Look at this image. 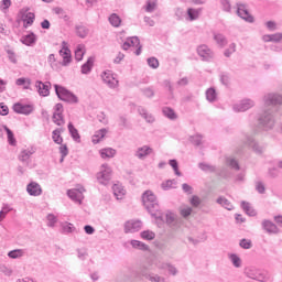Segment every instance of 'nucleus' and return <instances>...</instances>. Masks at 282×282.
Segmentation results:
<instances>
[{
    "instance_id": "obj_1",
    "label": "nucleus",
    "mask_w": 282,
    "mask_h": 282,
    "mask_svg": "<svg viewBox=\"0 0 282 282\" xmlns=\"http://www.w3.org/2000/svg\"><path fill=\"white\" fill-rule=\"evenodd\" d=\"M142 204L151 217H154V219H163L162 215H160V202L153 191L147 189L142 194Z\"/></svg>"
},
{
    "instance_id": "obj_2",
    "label": "nucleus",
    "mask_w": 282,
    "mask_h": 282,
    "mask_svg": "<svg viewBox=\"0 0 282 282\" xmlns=\"http://www.w3.org/2000/svg\"><path fill=\"white\" fill-rule=\"evenodd\" d=\"M54 88L59 100L68 102L69 105H78V97L74 93L67 90V88L59 86L58 84H55Z\"/></svg>"
},
{
    "instance_id": "obj_3",
    "label": "nucleus",
    "mask_w": 282,
    "mask_h": 282,
    "mask_svg": "<svg viewBox=\"0 0 282 282\" xmlns=\"http://www.w3.org/2000/svg\"><path fill=\"white\" fill-rule=\"evenodd\" d=\"M197 54L200 56L202 61L210 63L215 58V52L208 45L202 44L197 47Z\"/></svg>"
},
{
    "instance_id": "obj_4",
    "label": "nucleus",
    "mask_w": 282,
    "mask_h": 282,
    "mask_svg": "<svg viewBox=\"0 0 282 282\" xmlns=\"http://www.w3.org/2000/svg\"><path fill=\"white\" fill-rule=\"evenodd\" d=\"M259 124L260 127H263V129H272L274 127V117L272 116V112L264 111L259 118Z\"/></svg>"
},
{
    "instance_id": "obj_5",
    "label": "nucleus",
    "mask_w": 282,
    "mask_h": 282,
    "mask_svg": "<svg viewBox=\"0 0 282 282\" xmlns=\"http://www.w3.org/2000/svg\"><path fill=\"white\" fill-rule=\"evenodd\" d=\"M160 215L162 218H155V219H160V221H165V224L170 227V228H177V215H175V213L173 212H166L165 214H162V212H160Z\"/></svg>"
},
{
    "instance_id": "obj_6",
    "label": "nucleus",
    "mask_w": 282,
    "mask_h": 282,
    "mask_svg": "<svg viewBox=\"0 0 282 282\" xmlns=\"http://www.w3.org/2000/svg\"><path fill=\"white\" fill-rule=\"evenodd\" d=\"M252 107H254V100L242 99L240 102L235 104L232 109L236 113H241L243 111H248V109H252Z\"/></svg>"
},
{
    "instance_id": "obj_7",
    "label": "nucleus",
    "mask_w": 282,
    "mask_h": 282,
    "mask_svg": "<svg viewBox=\"0 0 282 282\" xmlns=\"http://www.w3.org/2000/svg\"><path fill=\"white\" fill-rule=\"evenodd\" d=\"M246 276H248V279H253V281H260V282L268 281V278L265 276V274L261 273V271H259L256 268L247 269Z\"/></svg>"
},
{
    "instance_id": "obj_8",
    "label": "nucleus",
    "mask_w": 282,
    "mask_h": 282,
    "mask_svg": "<svg viewBox=\"0 0 282 282\" xmlns=\"http://www.w3.org/2000/svg\"><path fill=\"white\" fill-rule=\"evenodd\" d=\"M237 14L247 23H254V18L250 14L248 9H246V4L238 3L237 4Z\"/></svg>"
},
{
    "instance_id": "obj_9",
    "label": "nucleus",
    "mask_w": 282,
    "mask_h": 282,
    "mask_svg": "<svg viewBox=\"0 0 282 282\" xmlns=\"http://www.w3.org/2000/svg\"><path fill=\"white\" fill-rule=\"evenodd\" d=\"M246 144H248V147H251L252 151H254L257 155H261L263 151H265V147L259 144V142H257L252 135L246 137Z\"/></svg>"
},
{
    "instance_id": "obj_10",
    "label": "nucleus",
    "mask_w": 282,
    "mask_h": 282,
    "mask_svg": "<svg viewBox=\"0 0 282 282\" xmlns=\"http://www.w3.org/2000/svg\"><path fill=\"white\" fill-rule=\"evenodd\" d=\"M13 111L15 113H22L23 116H30V113H32V111H34V106L17 102L13 105Z\"/></svg>"
},
{
    "instance_id": "obj_11",
    "label": "nucleus",
    "mask_w": 282,
    "mask_h": 282,
    "mask_svg": "<svg viewBox=\"0 0 282 282\" xmlns=\"http://www.w3.org/2000/svg\"><path fill=\"white\" fill-rule=\"evenodd\" d=\"M151 153H153V149L149 145H143L135 150L134 158L138 160H147Z\"/></svg>"
},
{
    "instance_id": "obj_12",
    "label": "nucleus",
    "mask_w": 282,
    "mask_h": 282,
    "mask_svg": "<svg viewBox=\"0 0 282 282\" xmlns=\"http://www.w3.org/2000/svg\"><path fill=\"white\" fill-rule=\"evenodd\" d=\"M142 229V221L140 220H128L124 224V232H138L139 230Z\"/></svg>"
},
{
    "instance_id": "obj_13",
    "label": "nucleus",
    "mask_w": 282,
    "mask_h": 282,
    "mask_svg": "<svg viewBox=\"0 0 282 282\" xmlns=\"http://www.w3.org/2000/svg\"><path fill=\"white\" fill-rule=\"evenodd\" d=\"M35 87L40 94V96H43V97H46V96H50V89L52 88V83L50 82H40L37 80L35 83Z\"/></svg>"
},
{
    "instance_id": "obj_14",
    "label": "nucleus",
    "mask_w": 282,
    "mask_h": 282,
    "mask_svg": "<svg viewBox=\"0 0 282 282\" xmlns=\"http://www.w3.org/2000/svg\"><path fill=\"white\" fill-rule=\"evenodd\" d=\"M262 229H264L268 235H279V227L271 220L264 219L262 220Z\"/></svg>"
},
{
    "instance_id": "obj_15",
    "label": "nucleus",
    "mask_w": 282,
    "mask_h": 282,
    "mask_svg": "<svg viewBox=\"0 0 282 282\" xmlns=\"http://www.w3.org/2000/svg\"><path fill=\"white\" fill-rule=\"evenodd\" d=\"M26 192L32 197H39L41 193H43V189L41 188V185L36 182H32L26 186Z\"/></svg>"
},
{
    "instance_id": "obj_16",
    "label": "nucleus",
    "mask_w": 282,
    "mask_h": 282,
    "mask_svg": "<svg viewBox=\"0 0 282 282\" xmlns=\"http://www.w3.org/2000/svg\"><path fill=\"white\" fill-rule=\"evenodd\" d=\"M59 56L63 57V67H67L69 63H72V51H69V47L64 46L62 50H59Z\"/></svg>"
},
{
    "instance_id": "obj_17",
    "label": "nucleus",
    "mask_w": 282,
    "mask_h": 282,
    "mask_svg": "<svg viewBox=\"0 0 282 282\" xmlns=\"http://www.w3.org/2000/svg\"><path fill=\"white\" fill-rule=\"evenodd\" d=\"M36 153V150L34 148L22 150L19 154L20 162H23L24 164H30V158Z\"/></svg>"
},
{
    "instance_id": "obj_18",
    "label": "nucleus",
    "mask_w": 282,
    "mask_h": 282,
    "mask_svg": "<svg viewBox=\"0 0 282 282\" xmlns=\"http://www.w3.org/2000/svg\"><path fill=\"white\" fill-rule=\"evenodd\" d=\"M264 105H282V96L279 94H269L264 96Z\"/></svg>"
},
{
    "instance_id": "obj_19",
    "label": "nucleus",
    "mask_w": 282,
    "mask_h": 282,
    "mask_svg": "<svg viewBox=\"0 0 282 282\" xmlns=\"http://www.w3.org/2000/svg\"><path fill=\"white\" fill-rule=\"evenodd\" d=\"M20 41L23 45H26L28 47H32V45L36 43V34H34V32H30L29 34L23 35L20 39Z\"/></svg>"
},
{
    "instance_id": "obj_20",
    "label": "nucleus",
    "mask_w": 282,
    "mask_h": 282,
    "mask_svg": "<svg viewBox=\"0 0 282 282\" xmlns=\"http://www.w3.org/2000/svg\"><path fill=\"white\" fill-rule=\"evenodd\" d=\"M138 113L141 116V118H144L145 122H148L149 124H153L155 122V117L149 113V111L145 110L144 107L139 106Z\"/></svg>"
},
{
    "instance_id": "obj_21",
    "label": "nucleus",
    "mask_w": 282,
    "mask_h": 282,
    "mask_svg": "<svg viewBox=\"0 0 282 282\" xmlns=\"http://www.w3.org/2000/svg\"><path fill=\"white\" fill-rule=\"evenodd\" d=\"M262 41L264 43H281L282 42V33L265 34L262 36Z\"/></svg>"
},
{
    "instance_id": "obj_22",
    "label": "nucleus",
    "mask_w": 282,
    "mask_h": 282,
    "mask_svg": "<svg viewBox=\"0 0 282 282\" xmlns=\"http://www.w3.org/2000/svg\"><path fill=\"white\" fill-rule=\"evenodd\" d=\"M101 78L104 83H106V85L109 86L111 89H113L116 85H118V80H116V78L111 76V73L104 72L101 74Z\"/></svg>"
},
{
    "instance_id": "obj_23",
    "label": "nucleus",
    "mask_w": 282,
    "mask_h": 282,
    "mask_svg": "<svg viewBox=\"0 0 282 282\" xmlns=\"http://www.w3.org/2000/svg\"><path fill=\"white\" fill-rule=\"evenodd\" d=\"M140 46V39L138 36L128 37L127 41L122 44V50H129V47Z\"/></svg>"
},
{
    "instance_id": "obj_24",
    "label": "nucleus",
    "mask_w": 282,
    "mask_h": 282,
    "mask_svg": "<svg viewBox=\"0 0 282 282\" xmlns=\"http://www.w3.org/2000/svg\"><path fill=\"white\" fill-rule=\"evenodd\" d=\"M67 195L73 202H76L77 204H82L83 202V192L78 189H68Z\"/></svg>"
},
{
    "instance_id": "obj_25",
    "label": "nucleus",
    "mask_w": 282,
    "mask_h": 282,
    "mask_svg": "<svg viewBox=\"0 0 282 282\" xmlns=\"http://www.w3.org/2000/svg\"><path fill=\"white\" fill-rule=\"evenodd\" d=\"M97 180H98L99 184L107 186V183L109 182V180H111V171L105 170V171L100 172L97 175Z\"/></svg>"
},
{
    "instance_id": "obj_26",
    "label": "nucleus",
    "mask_w": 282,
    "mask_h": 282,
    "mask_svg": "<svg viewBox=\"0 0 282 282\" xmlns=\"http://www.w3.org/2000/svg\"><path fill=\"white\" fill-rule=\"evenodd\" d=\"M112 192H113L116 199H122L127 193L124 191V187H122V185H120V184L112 185Z\"/></svg>"
},
{
    "instance_id": "obj_27",
    "label": "nucleus",
    "mask_w": 282,
    "mask_h": 282,
    "mask_svg": "<svg viewBox=\"0 0 282 282\" xmlns=\"http://www.w3.org/2000/svg\"><path fill=\"white\" fill-rule=\"evenodd\" d=\"M241 208L246 212V215H249V217H257V210L250 205V203L242 200Z\"/></svg>"
},
{
    "instance_id": "obj_28",
    "label": "nucleus",
    "mask_w": 282,
    "mask_h": 282,
    "mask_svg": "<svg viewBox=\"0 0 282 282\" xmlns=\"http://www.w3.org/2000/svg\"><path fill=\"white\" fill-rule=\"evenodd\" d=\"M94 57H88L87 62L82 65V74H91L94 69Z\"/></svg>"
},
{
    "instance_id": "obj_29",
    "label": "nucleus",
    "mask_w": 282,
    "mask_h": 282,
    "mask_svg": "<svg viewBox=\"0 0 282 282\" xmlns=\"http://www.w3.org/2000/svg\"><path fill=\"white\" fill-rule=\"evenodd\" d=\"M214 41H216L219 47H226V45H228V39L221 33H214Z\"/></svg>"
},
{
    "instance_id": "obj_30",
    "label": "nucleus",
    "mask_w": 282,
    "mask_h": 282,
    "mask_svg": "<svg viewBox=\"0 0 282 282\" xmlns=\"http://www.w3.org/2000/svg\"><path fill=\"white\" fill-rule=\"evenodd\" d=\"M216 202H217V204L223 206V208H226V210H234L235 209V206H232V203H230V200H228L224 196L218 197Z\"/></svg>"
},
{
    "instance_id": "obj_31",
    "label": "nucleus",
    "mask_w": 282,
    "mask_h": 282,
    "mask_svg": "<svg viewBox=\"0 0 282 282\" xmlns=\"http://www.w3.org/2000/svg\"><path fill=\"white\" fill-rule=\"evenodd\" d=\"M162 113L169 120H177V113H175V110H173L171 107H163Z\"/></svg>"
},
{
    "instance_id": "obj_32",
    "label": "nucleus",
    "mask_w": 282,
    "mask_h": 282,
    "mask_svg": "<svg viewBox=\"0 0 282 282\" xmlns=\"http://www.w3.org/2000/svg\"><path fill=\"white\" fill-rule=\"evenodd\" d=\"M75 30L79 39H87V35L89 34V29H87V26L79 24L75 26Z\"/></svg>"
},
{
    "instance_id": "obj_33",
    "label": "nucleus",
    "mask_w": 282,
    "mask_h": 282,
    "mask_svg": "<svg viewBox=\"0 0 282 282\" xmlns=\"http://www.w3.org/2000/svg\"><path fill=\"white\" fill-rule=\"evenodd\" d=\"M68 131L70 133V138H73L75 142H80V133H78V129L74 127V123H68Z\"/></svg>"
},
{
    "instance_id": "obj_34",
    "label": "nucleus",
    "mask_w": 282,
    "mask_h": 282,
    "mask_svg": "<svg viewBox=\"0 0 282 282\" xmlns=\"http://www.w3.org/2000/svg\"><path fill=\"white\" fill-rule=\"evenodd\" d=\"M63 131V128H57L53 131V142H55V144H63V137H61Z\"/></svg>"
},
{
    "instance_id": "obj_35",
    "label": "nucleus",
    "mask_w": 282,
    "mask_h": 282,
    "mask_svg": "<svg viewBox=\"0 0 282 282\" xmlns=\"http://www.w3.org/2000/svg\"><path fill=\"white\" fill-rule=\"evenodd\" d=\"M110 25H112V28H120V24L122 23V19L119 18L118 14L112 13L109 19H108Z\"/></svg>"
},
{
    "instance_id": "obj_36",
    "label": "nucleus",
    "mask_w": 282,
    "mask_h": 282,
    "mask_svg": "<svg viewBox=\"0 0 282 282\" xmlns=\"http://www.w3.org/2000/svg\"><path fill=\"white\" fill-rule=\"evenodd\" d=\"M83 56H85V45L79 44L75 50V59L77 62H80L83 61Z\"/></svg>"
},
{
    "instance_id": "obj_37",
    "label": "nucleus",
    "mask_w": 282,
    "mask_h": 282,
    "mask_svg": "<svg viewBox=\"0 0 282 282\" xmlns=\"http://www.w3.org/2000/svg\"><path fill=\"white\" fill-rule=\"evenodd\" d=\"M130 243H131L132 248H135L137 250H143V251L149 250V245H147L140 240H131Z\"/></svg>"
},
{
    "instance_id": "obj_38",
    "label": "nucleus",
    "mask_w": 282,
    "mask_h": 282,
    "mask_svg": "<svg viewBox=\"0 0 282 282\" xmlns=\"http://www.w3.org/2000/svg\"><path fill=\"white\" fill-rule=\"evenodd\" d=\"M228 259L231 261L234 268H241V258L237 253H229Z\"/></svg>"
},
{
    "instance_id": "obj_39",
    "label": "nucleus",
    "mask_w": 282,
    "mask_h": 282,
    "mask_svg": "<svg viewBox=\"0 0 282 282\" xmlns=\"http://www.w3.org/2000/svg\"><path fill=\"white\" fill-rule=\"evenodd\" d=\"M105 135H107V129L102 128L99 131H97L93 138L94 144H98V142H100V140H102Z\"/></svg>"
},
{
    "instance_id": "obj_40",
    "label": "nucleus",
    "mask_w": 282,
    "mask_h": 282,
    "mask_svg": "<svg viewBox=\"0 0 282 282\" xmlns=\"http://www.w3.org/2000/svg\"><path fill=\"white\" fill-rule=\"evenodd\" d=\"M198 169H200V171H204L205 173H215V171H217V167L215 165H210L208 163H199Z\"/></svg>"
},
{
    "instance_id": "obj_41",
    "label": "nucleus",
    "mask_w": 282,
    "mask_h": 282,
    "mask_svg": "<svg viewBox=\"0 0 282 282\" xmlns=\"http://www.w3.org/2000/svg\"><path fill=\"white\" fill-rule=\"evenodd\" d=\"M4 131L7 132L8 142L11 147H17V139L14 138V132L10 130V128L4 127Z\"/></svg>"
},
{
    "instance_id": "obj_42",
    "label": "nucleus",
    "mask_w": 282,
    "mask_h": 282,
    "mask_svg": "<svg viewBox=\"0 0 282 282\" xmlns=\"http://www.w3.org/2000/svg\"><path fill=\"white\" fill-rule=\"evenodd\" d=\"M100 155L104 160H106V158H113L116 155V150L112 148L102 149L100 150Z\"/></svg>"
},
{
    "instance_id": "obj_43",
    "label": "nucleus",
    "mask_w": 282,
    "mask_h": 282,
    "mask_svg": "<svg viewBox=\"0 0 282 282\" xmlns=\"http://www.w3.org/2000/svg\"><path fill=\"white\" fill-rule=\"evenodd\" d=\"M206 98L208 102H215V100H217V90H215V88H208L206 90Z\"/></svg>"
},
{
    "instance_id": "obj_44",
    "label": "nucleus",
    "mask_w": 282,
    "mask_h": 282,
    "mask_svg": "<svg viewBox=\"0 0 282 282\" xmlns=\"http://www.w3.org/2000/svg\"><path fill=\"white\" fill-rule=\"evenodd\" d=\"M53 122L54 124H57V127H63V124H65L63 113H53Z\"/></svg>"
},
{
    "instance_id": "obj_45",
    "label": "nucleus",
    "mask_w": 282,
    "mask_h": 282,
    "mask_svg": "<svg viewBox=\"0 0 282 282\" xmlns=\"http://www.w3.org/2000/svg\"><path fill=\"white\" fill-rule=\"evenodd\" d=\"M187 15L189 21H197V19H199V10L189 8L187 10Z\"/></svg>"
},
{
    "instance_id": "obj_46",
    "label": "nucleus",
    "mask_w": 282,
    "mask_h": 282,
    "mask_svg": "<svg viewBox=\"0 0 282 282\" xmlns=\"http://www.w3.org/2000/svg\"><path fill=\"white\" fill-rule=\"evenodd\" d=\"M175 184H177V181H175V180H167V181H165V182H163L161 184V188L163 191H171V188H175V186H173Z\"/></svg>"
},
{
    "instance_id": "obj_47",
    "label": "nucleus",
    "mask_w": 282,
    "mask_h": 282,
    "mask_svg": "<svg viewBox=\"0 0 282 282\" xmlns=\"http://www.w3.org/2000/svg\"><path fill=\"white\" fill-rule=\"evenodd\" d=\"M170 166H172L175 175H177L178 177H182V172H180V165L177 164V160L172 159L169 161Z\"/></svg>"
},
{
    "instance_id": "obj_48",
    "label": "nucleus",
    "mask_w": 282,
    "mask_h": 282,
    "mask_svg": "<svg viewBox=\"0 0 282 282\" xmlns=\"http://www.w3.org/2000/svg\"><path fill=\"white\" fill-rule=\"evenodd\" d=\"M34 19H36V15H34L33 12H29L24 15V23H26V25H24V28H28V25H32L34 23Z\"/></svg>"
},
{
    "instance_id": "obj_49",
    "label": "nucleus",
    "mask_w": 282,
    "mask_h": 282,
    "mask_svg": "<svg viewBox=\"0 0 282 282\" xmlns=\"http://www.w3.org/2000/svg\"><path fill=\"white\" fill-rule=\"evenodd\" d=\"M8 257L10 259H21L23 257V250L21 249H14L8 252Z\"/></svg>"
},
{
    "instance_id": "obj_50",
    "label": "nucleus",
    "mask_w": 282,
    "mask_h": 282,
    "mask_svg": "<svg viewBox=\"0 0 282 282\" xmlns=\"http://www.w3.org/2000/svg\"><path fill=\"white\" fill-rule=\"evenodd\" d=\"M59 153L62 155L59 159V162L63 163L65 161V158H67V155H69V149L67 148V144L59 147Z\"/></svg>"
},
{
    "instance_id": "obj_51",
    "label": "nucleus",
    "mask_w": 282,
    "mask_h": 282,
    "mask_svg": "<svg viewBox=\"0 0 282 282\" xmlns=\"http://www.w3.org/2000/svg\"><path fill=\"white\" fill-rule=\"evenodd\" d=\"M141 238L145 239L147 241H153V239H155V232H153L151 230L142 231Z\"/></svg>"
},
{
    "instance_id": "obj_52",
    "label": "nucleus",
    "mask_w": 282,
    "mask_h": 282,
    "mask_svg": "<svg viewBox=\"0 0 282 282\" xmlns=\"http://www.w3.org/2000/svg\"><path fill=\"white\" fill-rule=\"evenodd\" d=\"M62 230L65 235H69L76 230V227H74V224L72 223H66L62 226Z\"/></svg>"
},
{
    "instance_id": "obj_53",
    "label": "nucleus",
    "mask_w": 282,
    "mask_h": 282,
    "mask_svg": "<svg viewBox=\"0 0 282 282\" xmlns=\"http://www.w3.org/2000/svg\"><path fill=\"white\" fill-rule=\"evenodd\" d=\"M227 164L230 166V169H234L235 171H239L241 167L239 166V162L236 159L228 158Z\"/></svg>"
},
{
    "instance_id": "obj_54",
    "label": "nucleus",
    "mask_w": 282,
    "mask_h": 282,
    "mask_svg": "<svg viewBox=\"0 0 282 282\" xmlns=\"http://www.w3.org/2000/svg\"><path fill=\"white\" fill-rule=\"evenodd\" d=\"M240 248L243 250H250L252 248V240H248L246 238H242L239 242Z\"/></svg>"
},
{
    "instance_id": "obj_55",
    "label": "nucleus",
    "mask_w": 282,
    "mask_h": 282,
    "mask_svg": "<svg viewBox=\"0 0 282 282\" xmlns=\"http://www.w3.org/2000/svg\"><path fill=\"white\" fill-rule=\"evenodd\" d=\"M149 67L152 69H158L160 67V61L156 57H150L147 59Z\"/></svg>"
},
{
    "instance_id": "obj_56",
    "label": "nucleus",
    "mask_w": 282,
    "mask_h": 282,
    "mask_svg": "<svg viewBox=\"0 0 282 282\" xmlns=\"http://www.w3.org/2000/svg\"><path fill=\"white\" fill-rule=\"evenodd\" d=\"M141 91L145 98H153V96H155V90H153V87L143 88Z\"/></svg>"
},
{
    "instance_id": "obj_57",
    "label": "nucleus",
    "mask_w": 282,
    "mask_h": 282,
    "mask_svg": "<svg viewBox=\"0 0 282 282\" xmlns=\"http://www.w3.org/2000/svg\"><path fill=\"white\" fill-rule=\"evenodd\" d=\"M46 219H47V226L50 228H54V226H56V221H58V219L54 216V214H48L46 216Z\"/></svg>"
},
{
    "instance_id": "obj_58",
    "label": "nucleus",
    "mask_w": 282,
    "mask_h": 282,
    "mask_svg": "<svg viewBox=\"0 0 282 282\" xmlns=\"http://www.w3.org/2000/svg\"><path fill=\"white\" fill-rule=\"evenodd\" d=\"M202 140H203L202 134H195V135H192V137H191V142H192V144H194L195 147H200Z\"/></svg>"
},
{
    "instance_id": "obj_59",
    "label": "nucleus",
    "mask_w": 282,
    "mask_h": 282,
    "mask_svg": "<svg viewBox=\"0 0 282 282\" xmlns=\"http://www.w3.org/2000/svg\"><path fill=\"white\" fill-rule=\"evenodd\" d=\"M220 83L225 85V87H228V85H230V75H228V73H223L220 75Z\"/></svg>"
},
{
    "instance_id": "obj_60",
    "label": "nucleus",
    "mask_w": 282,
    "mask_h": 282,
    "mask_svg": "<svg viewBox=\"0 0 282 282\" xmlns=\"http://www.w3.org/2000/svg\"><path fill=\"white\" fill-rule=\"evenodd\" d=\"M77 257L79 261H85L89 254L87 253V250L85 249H77Z\"/></svg>"
},
{
    "instance_id": "obj_61",
    "label": "nucleus",
    "mask_w": 282,
    "mask_h": 282,
    "mask_svg": "<svg viewBox=\"0 0 282 282\" xmlns=\"http://www.w3.org/2000/svg\"><path fill=\"white\" fill-rule=\"evenodd\" d=\"M148 281H151V282H166V279L158 275V274H151L149 275L148 278Z\"/></svg>"
},
{
    "instance_id": "obj_62",
    "label": "nucleus",
    "mask_w": 282,
    "mask_h": 282,
    "mask_svg": "<svg viewBox=\"0 0 282 282\" xmlns=\"http://www.w3.org/2000/svg\"><path fill=\"white\" fill-rule=\"evenodd\" d=\"M220 3L223 6L224 12H230V10H232V7L230 4V0H220Z\"/></svg>"
},
{
    "instance_id": "obj_63",
    "label": "nucleus",
    "mask_w": 282,
    "mask_h": 282,
    "mask_svg": "<svg viewBox=\"0 0 282 282\" xmlns=\"http://www.w3.org/2000/svg\"><path fill=\"white\" fill-rule=\"evenodd\" d=\"M182 191L186 193V195H193V186L187 183L182 184Z\"/></svg>"
},
{
    "instance_id": "obj_64",
    "label": "nucleus",
    "mask_w": 282,
    "mask_h": 282,
    "mask_svg": "<svg viewBox=\"0 0 282 282\" xmlns=\"http://www.w3.org/2000/svg\"><path fill=\"white\" fill-rule=\"evenodd\" d=\"M8 58L11 63L17 64V54L12 50H7Z\"/></svg>"
}]
</instances>
